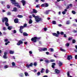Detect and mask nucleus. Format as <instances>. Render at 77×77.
<instances>
[{"instance_id": "nucleus-1", "label": "nucleus", "mask_w": 77, "mask_h": 77, "mask_svg": "<svg viewBox=\"0 0 77 77\" xmlns=\"http://www.w3.org/2000/svg\"><path fill=\"white\" fill-rule=\"evenodd\" d=\"M10 0L12 5H14L15 6L18 7V8H21V7L20 6V5H19V3L17 2H16V1L15 0Z\"/></svg>"}, {"instance_id": "nucleus-2", "label": "nucleus", "mask_w": 77, "mask_h": 77, "mask_svg": "<svg viewBox=\"0 0 77 77\" xmlns=\"http://www.w3.org/2000/svg\"><path fill=\"white\" fill-rule=\"evenodd\" d=\"M32 17L34 18H35V21L37 23H38V22H39V21H42V18H40L38 15L35 16V14H32Z\"/></svg>"}, {"instance_id": "nucleus-3", "label": "nucleus", "mask_w": 77, "mask_h": 77, "mask_svg": "<svg viewBox=\"0 0 77 77\" xmlns=\"http://www.w3.org/2000/svg\"><path fill=\"white\" fill-rule=\"evenodd\" d=\"M5 24L6 25V26H9V24L8 23V18L6 17H5L3 18L2 19V23H4V22H5Z\"/></svg>"}, {"instance_id": "nucleus-4", "label": "nucleus", "mask_w": 77, "mask_h": 77, "mask_svg": "<svg viewBox=\"0 0 77 77\" xmlns=\"http://www.w3.org/2000/svg\"><path fill=\"white\" fill-rule=\"evenodd\" d=\"M41 39V37H33L32 38L31 40L32 41H33L34 42H36V41H39L40 39Z\"/></svg>"}, {"instance_id": "nucleus-5", "label": "nucleus", "mask_w": 77, "mask_h": 77, "mask_svg": "<svg viewBox=\"0 0 77 77\" xmlns=\"http://www.w3.org/2000/svg\"><path fill=\"white\" fill-rule=\"evenodd\" d=\"M60 34V33L59 31H57V33H52V35H53V36H56V37H59V36Z\"/></svg>"}, {"instance_id": "nucleus-6", "label": "nucleus", "mask_w": 77, "mask_h": 77, "mask_svg": "<svg viewBox=\"0 0 77 77\" xmlns=\"http://www.w3.org/2000/svg\"><path fill=\"white\" fill-rule=\"evenodd\" d=\"M39 51L42 52L45 51H47V48H41L40 49L38 50Z\"/></svg>"}, {"instance_id": "nucleus-7", "label": "nucleus", "mask_w": 77, "mask_h": 77, "mask_svg": "<svg viewBox=\"0 0 77 77\" xmlns=\"http://www.w3.org/2000/svg\"><path fill=\"white\" fill-rule=\"evenodd\" d=\"M24 26H20V29H19V32L21 33H23V31H22V29H24Z\"/></svg>"}, {"instance_id": "nucleus-8", "label": "nucleus", "mask_w": 77, "mask_h": 77, "mask_svg": "<svg viewBox=\"0 0 77 77\" xmlns=\"http://www.w3.org/2000/svg\"><path fill=\"white\" fill-rule=\"evenodd\" d=\"M26 66L28 68H29V66H30L31 67H32V66H33V63H31L29 65L27 64L26 65Z\"/></svg>"}, {"instance_id": "nucleus-9", "label": "nucleus", "mask_w": 77, "mask_h": 77, "mask_svg": "<svg viewBox=\"0 0 77 77\" xmlns=\"http://www.w3.org/2000/svg\"><path fill=\"white\" fill-rule=\"evenodd\" d=\"M23 44V42L22 41L19 40L17 43V45H21V44Z\"/></svg>"}, {"instance_id": "nucleus-10", "label": "nucleus", "mask_w": 77, "mask_h": 77, "mask_svg": "<svg viewBox=\"0 0 77 77\" xmlns=\"http://www.w3.org/2000/svg\"><path fill=\"white\" fill-rule=\"evenodd\" d=\"M7 54L8 53L6 52H4V55L3 56V57L4 59H7V58H8V57L6 56Z\"/></svg>"}, {"instance_id": "nucleus-11", "label": "nucleus", "mask_w": 77, "mask_h": 77, "mask_svg": "<svg viewBox=\"0 0 77 77\" xmlns=\"http://www.w3.org/2000/svg\"><path fill=\"white\" fill-rule=\"evenodd\" d=\"M72 57L71 55H68L67 56V60H70V59H72Z\"/></svg>"}, {"instance_id": "nucleus-12", "label": "nucleus", "mask_w": 77, "mask_h": 77, "mask_svg": "<svg viewBox=\"0 0 77 77\" xmlns=\"http://www.w3.org/2000/svg\"><path fill=\"white\" fill-rule=\"evenodd\" d=\"M21 2L22 3L23 6H25V5H26V1L22 0L21 1Z\"/></svg>"}, {"instance_id": "nucleus-13", "label": "nucleus", "mask_w": 77, "mask_h": 77, "mask_svg": "<svg viewBox=\"0 0 77 77\" xmlns=\"http://www.w3.org/2000/svg\"><path fill=\"white\" fill-rule=\"evenodd\" d=\"M55 72L57 74H59V73H60V70H59L58 69H56L55 70Z\"/></svg>"}, {"instance_id": "nucleus-14", "label": "nucleus", "mask_w": 77, "mask_h": 77, "mask_svg": "<svg viewBox=\"0 0 77 77\" xmlns=\"http://www.w3.org/2000/svg\"><path fill=\"white\" fill-rule=\"evenodd\" d=\"M14 22L15 23H19V21H18V19L17 18L15 19L14 20Z\"/></svg>"}, {"instance_id": "nucleus-15", "label": "nucleus", "mask_w": 77, "mask_h": 77, "mask_svg": "<svg viewBox=\"0 0 77 77\" xmlns=\"http://www.w3.org/2000/svg\"><path fill=\"white\" fill-rule=\"evenodd\" d=\"M56 65V63H52V65L51 66V67L52 68H55V66Z\"/></svg>"}, {"instance_id": "nucleus-16", "label": "nucleus", "mask_w": 77, "mask_h": 77, "mask_svg": "<svg viewBox=\"0 0 77 77\" xmlns=\"http://www.w3.org/2000/svg\"><path fill=\"white\" fill-rule=\"evenodd\" d=\"M58 64L60 67L62 66V65H63L62 63L60 61H59V63H58Z\"/></svg>"}, {"instance_id": "nucleus-17", "label": "nucleus", "mask_w": 77, "mask_h": 77, "mask_svg": "<svg viewBox=\"0 0 77 77\" xmlns=\"http://www.w3.org/2000/svg\"><path fill=\"white\" fill-rule=\"evenodd\" d=\"M23 34L24 36H27L29 35V34H28L26 32H24Z\"/></svg>"}, {"instance_id": "nucleus-18", "label": "nucleus", "mask_w": 77, "mask_h": 77, "mask_svg": "<svg viewBox=\"0 0 77 77\" xmlns=\"http://www.w3.org/2000/svg\"><path fill=\"white\" fill-rule=\"evenodd\" d=\"M17 11V8L16 7H14L13 8V10H12V12H16Z\"/></svg>"}, {"instance_id": "nucleus-19", "label": "nucleus", "mask_w": 77, "mask_h": 77, "mask_svg": "<svg viewBox=\"0 0 77 77\" xmlns=\"http://www.w3.org/2000/svg\"><path fill=\"white\" fill-rule=\"evenodd\" d=\"M11 64L13 66H16V64L14 62H12Z\"/></svg>"}, {"instance_id": "nucleus-20", "label": "nucleus", "mask_w": 77, "mask_h": 77, "mask_svg": "<svg viewBox=\"0 0 77 77\" xmlns=\"http://www.w3.org/2000/svg\"><path fill=\"white\" fill-rule=\"evenodd\" d=\"M50 11V10H49L48 11H46L45 12V14H48L49 12Z\"/></svg>"}, {"instance_id": "nucleus-21", "label": "nucleus", "mask_w": 77, "mask_h": 77, "mask_svg": "<svg viewBox=\"0 0 77 77\" xmlns=\"http://www.w3.org/2000/svg\"><path fill=\"white\" fill-rule=\"evenodd\" d=\"M12 29V26H9L8 28V29L10 30H11Z\"/></svg>"}, {"instance_id": "nucleus-22", "label": "nucleus", "mask_w": 77, "mask_h": 77, "mask_svg": "<svg viewBox=\"0 0 77 77\" xmlns=\"http://www.w3.org/2000/svg\"><path fill=\"white\" fill-rule=\"evenodd\" d=\"M17 17H18V18H23V15H17Z\"/></svg>"}, {"instance_id": "nucleus-23", "label": "nucleus", "mask_w": 77, "mask_h": 77, "mask_svg": "<svg viewBox=\"0 0 77 77\" xmlns=\"http://www.w3.org/2000/svg\"><path fill=\"white\" fill-rule=\"evenodd\" d=\"M9 53L11 54H14V52L12 51H10Z\"/></svg>"}, {"instance_id": "nucleus-24", "label": "nucleus", "mask_w": 77, "mask_h": 77, "mask_svg": "<svg viewBox=\"0 0 77 77\" xmlns=\"http://www.w3.org/2000/svg\"><path fill=\"white\" fill-rule=\"evenodd\" d=\"M45 8H47V7H48V4H47V3H45Z\"/></svg>"}, {"instance_id": "nucleus-25", "label": "nucleus", "mask_w": 77, "mask_h": 77, "mask_svg": "<svg viewBox=\"0 0 77 77\" xmlns=\"http://www.w3.org/2000/svg\"><path fill=\"white\" fill-rule=\"evenodd\" d=\"M45 61L46 62V63H50V61H49V60H46Z\"/></svg>"}, {"instance_id": "nucleus-26", "label": "nucleus", "mask_w": 77, "mask_h": 77, "mask_svg": "<svg viewBox=\"0 0 77 77\" xmlns=\"http://www.w3.org/2000/svg\"><path fill=\"white\" fill-rule=\"evenodd\" d=\"M60 50H61V51H63V52H65V51H66L65 50L63 49L62 48H60Z\"/></svg>"}, {"instance_id": "nucleus-27", "label": "nucleus", "mask_w": 77, "mask_h": 77, "mask_svg": "<svg viewBox=\"0 0 77 77\" xmlns=\"http://www.w3.org/2000/svg\"><path fill=\"white\" fill-rule=\"evenodd\" d=\"M70 20H68L66 21V24H70Z\"/></svg>"}, {"instance_id": "nucleus-28", "label": "nucleus", "mask_w": 77, "mask_h": 77, "mask_svg": "<svg viewBox=\"0 0 77 77\" xmlns=\"http://www.w3.org/2000/svg\"><path fill=\"white\" fill-rule=\"evenodd\" d=\"M29 24H32V20L31 19H29Z\"/></svg>"}, {"instance_id": "nucleus-29", "label": "nucleus", "mask_w": 77, "mask_h": 77, "mask_svg": "<svg viewBox=\"0 0 77 77\" xmlns=\"http://www.w3.org/2000/svg\"><path fill=\"white\" fill-rule=\"evenodd\" d=\"M76 42V41H75V40L74 39H72V43H73V44H75Z\"/></svg>"}, {"instance_id": "nucleus-30", "label": "nucleus", "mask_w": 77, "mask_h": 77, "mask_svg": "<svg viewBox=\"0 0 77 77\" xmlns=\"http://www.w3.org/2000/svg\"><path fill=\"white\" fill-rule=\"evenodd\" d=\"M33 12H34V13H37V11L36 10L34 9H33Z\"/></svg>"}, {"instance_id": "nucleus-31", "label": "nucleus", "mask_w": 77, "mask_h": 77, "mask_svg": "<svg viewBox=\"0 0 77 77\" xmlns=\"http://www.w3.org/2000/svg\"><path fill=\"white\" fill-rule=\"evenodd\" d=\"M9 43H10V42L8 41V42L5 43V45H8V44H9Z\"/></svg>"}, {"instance_id": "nucleus-32", "label": "nucleus", "mask_w": 77, "mask_h": 77, "mask_svg": "<svg viewBox=\"0 0 77 77\" xmlns=\"http://www.w3.org/2000/svg\"><path fill=\"white\" fill-rule=\"evenodd\" d=\"M45 72L46 74H47L48 72H49V70L48 69H46Z\"/></svg>"}, {"instance_id": "nucleus-33", "label": "nucleus", "mask_w": 77, "mask_h": 77, "mask_svg": "<svg viewBox=\"0 0 77 77\" xmlns=\"http://www.w3.org/2000/svg\"><path fill=\"white\" fill-rule=\"evenodd\" d=\"M52 23L53 24H56V21L54 20H53L52 21Z\"/></svg>"}, {"instance_id": "nucleus-34", "label": "nucleus", "mask_w": 77, "mask_h": 77, "mask_svg": "<svg viewBox=\"0 0 77 77\" xmlns=\"http://www.w3.org/2000/svg\"><path fill=\"white\" fill-rule=\"evenodd\" d=\"M44 68H42V69L41 70V73H43V72H44Z\"/></svg>"}, {"instance_id": "nucleus-35", "label": "nucleus", "mask_w": 77, "mask_h": 77, "mask_svg": "<svg viewBox=\"0 0 77 77\" xmlns=\"http://www.w3.org/2000/svg\"><path fill=\"white\" fill-rule=\"evenodd\" d=\"M27 24L26 23L24 24L23 26V27H27Z\"/></svg>"}, {"instance_id": "nucleus-36", "label": "nucleus", "mask_w": 77, "mask_h": 77, "mask_svg": "<svg viewBox=\"0 0 77 77\" xmlns=\"http://www.w3.org/2000/svg\"><path fill=\"white\" fill-rule=\"evenodd\" d=\"M41 6L42 7H44V8H45V4H42L41 5Z\"/></svg>"}, {"instance_id": "nucleus-37", "label": "nucleus", "mask_w": 77, "mask_h": 77, "mask_svg": "<svg viewBox=\"0 0 77 77\" xmlns=\"http://www.w3.org/2000/svg\"><path fill=\"white\" fill-rule=\"evenodd\" d=\"M37 75L38 76H39V75H41V73L40 72H38L37 73Z\"/></svg>"}, {"instance_id": "nucleus-38", "label": "nucleus", "mask_w": 77, "mask_h": 77, "mask_svg": "<svg viewBox=\"0 0 77 77\" xmlns=\"http://www.w3.org/2000/svg\"><path fill=\"white\" fill-rule=\"evenodd\" d=\"M7 9H10L11 7L9 5H8L7 6Z\"/></svg>"}, {"instance_id": "nucleus-39", "label": "nucleus", "mask_w": 77, "mask_h": 77, "mask_svg": "<svg viewBox=\"0 0 77 77\" xmlns=\"http://www.w3.org/2000/svg\"><path fill=\"white\" fill-rule=\"evenodd\" d=\"M60 34L61 35H64V32H60Z\"/></svg>"}, {"instance_id": "nucleus-40", "label": "nucleus", "mask_w": 77, "mask_h": 77, "mask_svg": "<svg viewBox=\"0 0 77 77\" xmlns=\"http://www.w3.org/2000/svg\"><path fill=\"white\" fill-rule=\"evenodd\" d=\"M50 62H54V60L53 59H51Z\"/></svg>"}, {"instance_id": "nucleus-41", "label": "nucleus", "mask_w": 77, "mask_h": 77, "mask_svg": "<svg viewBox=\"0 0 77 77\" xmlns=\"http://www.w3.org/2000/svg\"><path fill=\"white\" fill-rule=\"evenodd\" d=\"M72 39V37H69L68 38V41H70V40H71Z\"/></svg>"}, {"instance_id": "nucleus-42", "label": "nucleus", "mask_w": 77, "mask_h": 77, "mask_svg": "<svg viewBox=\"0 0 77 77\" xmlns=\"http://www.w3.org/2000/svg\"><path fill=\"white\" fill-rule=\"evenodd\" d=\"M25 76H27V75H28V73L27 72H25Z\"/></svg>"}, {"instance_id": "nucleus-43", "label": "nucleus", "mask_w": 77, "mask_h": 77, "mask_svg": "<svg viewBox=\"0 0 77 77\" xmlns=\"http://www.w3.org/2000/svg\"><path fill=\"white\" fill-rule=\"evenodd\" d=\"M72 14H75V11H72Z\"/></svg>"}, {"instance_id": "nucleus-44", "label": "nucleus", "mask_w": 77, "mask_h": 77, "mask_svg": "<svg viewBox=\"0 0 77 77\" xmlns=\"http://www.w3.org/2000/svg\"><path fill=\"white\" fill-rule=\"evenodd\" d=\"M50 49L51 50V52H53V51H54V50L53 49H52V48H51Z\"/></svg>"}, {"instance_id": "nucleus-45", "label": "nucleus", "mask_w": 77, "mask_h": 77, "mask_svg": "<svg viewBox=\"0 0 77 77\" xmlns=\"http://www.w3.org/2000/svg\"><path fill=\"white\" fill-rule=\"evenodd\" d=\"M34 65L36 66L37 65V63L36 62H34Z\"/></svg>"}, {"instance_id": "nucleus-46", "label": "nucleus", "mask_w": 77, "mask_h": 77, "mask_svg": "<svg viewBox=\"0 0 77 77\" xmlns=\"http://www.w3.org/2000/svg\"><path fill=\"white\" fill-rule=\"evenodd\" d=\"M62 14H63V15H65V14H66V12L64 11H63L62 12Z\"/></svg>"}, {"instance_id": "nucleus-47", "label": "nucleus", "mask_w": 77, "mask_h": 77, "mask_svg": "<svg viewBox=\"0 0 77 77\" xmlns=\"http://www.w3.org/2000/svg\"><path fill=\"white\" fill-rule=\"evenodd\" d=\"M7 14L8 15H11V12H8Z\"/></svg>"}, {"instance_id": "nucleus-48", "label": "nucleus", "mask_w": 77, "mask_h": 77, "mask_svg": "<svg viewBox=\"0 0 77 77\" xmlns=\"http://www.w3.org/2000/svg\"><path fill=\"white\" fill-rule=\"evenodd\" d=\"M67 74L68 76H69L70 74H69V71H68V72H67Z\"/></svg>"}, {"instance_id": "nucleus-49", "label": "nucleus", "mask_w": 77, "mask_h": 77, "mask_svg": "<svg viewBox=\"0 0 77 77\" xmlns=\"http://www.w3.org/2000/svg\"><path fill=\"white\" fill-rule=\"evenodd\" d=\"M8 39H5L4 40V42H8Z\"/></svg>"}, {"instance_id": "nucleus-50", "label": "nucleus", "mask_w": 77, "mask_h": 77, "mask_svg": "<svg viewBox=\"0 0 77 77\" xmlns=\"http://www.w3.org/2000/svg\"><path fill=\"white\" fill-rule=\"evenodd\" d=\"M67 47H69V43H67L66 44Z\"/></svg>"}, {"instance_id": "nucleus-51", "label": "nucleus", "mask_w": 77, "mask_h": 77, "mask_svg": "<svg viewBox=\"0 0 77 77\" xmlns=\"http://www.w3.org/2000/svg\"><path fill=\"white\" fill-rule=\"evenodd\" d=\"M14 33H17V31L15 30H14L13 32Z\"/></svg>"}, {"instance_id": "nucleus-52", "label": "nucleus", "mask_w": 77, "mask_h": 77, "mask_svg": "<svg viewBox=\"0 0 77 77\" xmlns=\"http://www.w3.org/2000/svg\"><path fill=\"white\" fill-rule=\"evenodd\" d=\"M3 30H6V27H4L3 28Z\"/></svg>"}, {"instance_id": "nucleus-53", "label": "nucleus", "mask_w": 77, "mask_h": 77, "mask_svg": "<svg viewBox=\"0 0 77 77\" xmlns=\"http://www.w3.org/2000/svg\"><path fill=\"white\" fill-rule=\"evenodd\" d=\"M5 68H8V66L7 65H5L4 66Z\"/></svg>"}, {"instance_id": "nucleus-54", "label": "nucleus", "mask_w": 77, "mask_h": 77, "mask_svg": "<svg viewBox=\"0 0 77 77\" xmlns=\"http://www.w3.org/2000/svg\"><path fill=\"white\" fill-rule=\"evenodd\" d=\"M73 32L74 33H77V30H73Z\"/></svg>"}, {"instance_id": "nucleus-55", "label": "nucleus", "mask_w": 77, "mask_h": 77, "mask_svg": "<svg viewBox=\"0 0 77 77\" xmlns=\"http://www.w3.org/2000/svg\"><path fill=\"white\" fill-rule=\"evenodd\" d=\"M63 35H64L63 36L64 38H66L67 36H66V34H64Z\"/></svg>"}, {"instance_id": "nucleus-56", "label": "nucleus", "mask_w": 77, "mask_h": 77, "mask_svg": "<svg viewBox=\"0 0 77 77\" xmlns=\"http://www.w3.org/2000/svg\"><path fill=\"white\" fill-rule=\"evenodd\" d=\"M47 28H44V30L45 31H47Z\"/></svg>"}, {"instance_id": "nucleus-57", "label": "nucleus", "mask_w": 77, "mask_h": 77, "mask_svg": "<svg viewBox=\"0 0 77 77\" xmlns=\"http://www.w3.org/2000/svg\"><path fill=\"white\" fill-rule=\"evenodd\" d=\"M49 53H50L48 52H46V54H47V55H48V54H49Z\"/></svg>"}, {"instance_id": "nucleus-58", "label": "nucleus", "mask_w": 77, "mask_h": 77, "mask_svg": "<svg viewBox=\"0 0 77 77\" xmlns=\"http://www.w3.org/2000/svg\"><path fill=\"white\" fill-rule=\"evenodd\" d=\"M61 0L62 1H64V0H57V2H60Z\"/></svg>"}, {"instance_id": "nucleus-59", "label": "nucleus", "mask_w": 77, "mask_h": 77, "mask_svg": "<svg viewBox=\"0 0 77 77\" xmlns=\"http://www.w3.org/2000/svg\"><path fill=\"white\" fill-rule=\"evenodd\" d=\"M69 6H70V7H72V4H69Z\"/></svg>"}, {"instance_id": "nucleus-60", "label": "nucleus", "mask_w": 77, "mask_h": 77, "mask_svg": "<svg viewBox=\"0 0 77 77\" xmlns=\"http://www.w3.org/2000/svg\"><path fill=\"white\" fill-rule=\"evenodd\" d=\"M29 53L30 54H32V52L31 51H29Z\"/></svg>"}, {"instance_id": "nucleus-61", "label": "nucleus", "mask_w": 77, "mask_h": 77, "mask_svg": "<svg viewBox=\"0 0 77 77\" xmlns=\"http://www.w3.org/2000/svg\"><path fill=\"white\" fill-rule=\"evenodd\" d=\"M58 26L59 27H62V25L61 24H58Z\"/></svg>"}, {"instance_id": "nucleus-62", "label": "nucleus", "mask_w": 77, "mask_h": 77, "mask_svg": "<svg viewBox=\"0 0 77 77\" xmlns=\"http://www.w3.org/2000/svg\"><path fill=\"white\" fill-rule=\"evenodd\" d=\"M75 59H77V55H75Z\"/></svg>"}, {"instance_id": "nucleus-63", "label": "nucleus", "mask_w": 77, "mask_h": 77, "mask_svg": "<svg viewBox=\"0 0 77 77\" xmlns=\"http://www.w3.org/2000/svg\"><path fill=\"white\" fill-rule=\"evenodd\" d=\"M69 6H68L67 7H66V9H69Z\"/></svg>"}, {"instance_id": "nucleus-64", "label": "nucleus", "mask_w": 77, "mask_h": 77, "mask_svg": "<svg viewBox=\"0 0 77 77\" xmlns=\"http://www.w3.org/2000/svg\"><path fill=\"white\" fill-rule=\"evenodd\" d=\"M3 3H5V2H1V4H2V5H3Z\"/></svg>"}]
</instances>
